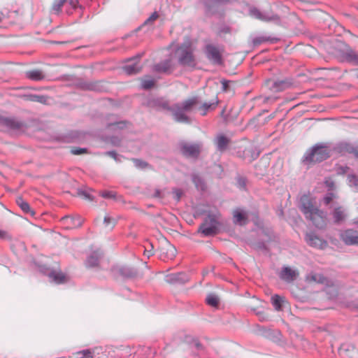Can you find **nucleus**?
Returning a JSON list of instances; mask_svg holds the SVG:
<instances>
[{
	"label": "nucleus",
	"mask_w": 358,
	"mask_h": 358,
	"mask_svg": "<svg viewBox=\"0 0 358 358\" xmlns=\"http://www.w3.org/2000/svg\"><path fill=\"white\" fill-rule=\"evenodd\" d=\"M299 208L306 218L310 220L316 228L323 229L326 226L327 213L317 208L313 199L303 195L300 199Z\"/></svg>",
	"instance_id": "1"
},
{
	"label": "nucleus",
	"mask_w": 358,
	"mask_h": 358,
	"mask_svg": "<svg viewBox=\"0 0 358 358\" xmlns=\"http://www.w3.org/2000/svg\"><path fill=\"white\" fill-rule=\"evenodd\" d=\"M194 48L189 38L185 40L176 49L178 62L182 66L194 68L196 65V58L194 55Z\"/></svg>",
	"instance_id": "2"
},
{
	"label": "nucleus",
	"mask_w": 358,
	"mask_h": 358,
	"mask_svg": "<svg viewBox=\"0 0 358 358\" xmlns=\"http://www.w3.org/2000/svg\"><path fill=\"white\" fill-rule=\"evenodd\" d=\"M330 156L329 150L327 146L316 145L306 152L303 157V162L309 164L312 162H321Z\"/></svg>",
	"instance_id": "3"
},
{
	"label": "nucleus",
	"mask_w": 358,
	"mask_h": 358,
	"mask_svg": "<svg viewBox=\"0 0 358 358\" xmlns=\"http://www.w3.org/2000/svg\"><path fill=\"white\" fill-rule=\"evenodd\" d=\"M219 217V213H209L200 225L199 232H201L204 236L215 235L218 231Z\"/></svg>",
	"instance_id": "4"
},
{
	"label": "nucleus",
	"mask_w": 358,
	"mask_h": 358,
	"mask_svg": "<svg viewBox=\"0 0 358 358\" xmlns=\"http://www.w3.org/2000/svg\"><path fill=\"white\" fill-rule=\"evenodd\" d=\"M206 58L213 64L222 65L223 63L222 50L213 44H207L204 48Z\"/></svg>",
	"instance_id": "5"
},
{
	"label": "nucleus",
	"mask_w": 358,
	"mask_h": 358,
	"mask_svg": "<svg viewBox=\"0 0 358 358\" xmlns=\"http://www.w3.org/2000/svg\"><path fill=\"white\" fill-rule=\"evenodd\" d=\"M162 107L164 108L169 109L172 111L174 120L178 122L182 123H189L190 120L188 116L185 114V111L180 108L179 103H176L173 105L171 108L169 107V103L166 101H164L162 103Z\"/></svg>",
	"instance_id": "6"
},
{
	"label": "nucleus",
	"mask_w": 358,
	"mask_h": 358,
	"mask_svg": "<svg viewBox=\"0 0 358 358\" xmlns=\"http://www.w3.org/2000/svg\"><path fill=\"white\" fill-rule=\"evenodd\" d=\"M141 55L129 58L127 63L123 66L122 69L127 75H134L139 73L143 66L140 64L139 60Z\"/></svg>",
	"instance_id": "7"
},
{
	"label": "nucleus",
	"mask_w": 358,
	"mask_h": 358,
	"mask_svg": "<svg viewBox=\"0 0 358 358\" xmlns=\"http://www.w3.org/2000/svg\"><path fill=\"white\" fill-rule=\"evenodd\" d=\"M76 0H55L52 6V10L55 14H59L62 8H65L68 13L76 8Z\"/></svg>",
	"instance_id": "8"
},
{
	"label": "nucleus",
	"mask_w": 358,
	"mask_h": 358,
	"mask_svg": "<svg viewBox=\"0 0 358 358\" xmlns=\"http://www.w3.org/2000/svg\"><path fill=\"white\" fill-rule=\"evenodd\" d=\"M176 64L172 59L169 58L161 61L153 66V71L157 73L170 75L174 71Z\"/></svg>",
	"instance_id": "9"
},
{
	"label": "nucleus",
	"mask_w": 358,
	"mask_h": 358,
	"mask_svg": "<svg viewBox=\"0 0 358 358\" xmlns=\"http://www.w3.org/2000/svg\"><path fill=\"white\" fill-rule=\"evenodd\" d=\"M305 240L308 245L317 249H324L327 246V241L317 236L313 232L306 234Z\"/></svg>",
	"instance_id": "10"
},
{
	"label": "nucleus",
	"mask_w": 358,
	"mask_h": 358,
	"mask_svg": "<svg viewBox=\"0 0 358 358\" xmlns=\"http://www.w3.org/2000/svg\"><path fill=\"white\" fill-rule=\"evenodd\" d=\"M180 152L183 155L190 157H197L200 152L199 144L182 142L180 144Z\"/></svg>",
	"instance_id": "11"
},
{
	"label": "nucleus",
	"mask_w": 358,
	"mask_h": 358,
	"mask_svg": "<svg viewBox=\"0 0 358 358\" xmlns=\"http://www.w3.org/2000/svg\"><path fill=\"white\" fill-rule=\"evenodd\" d=\"M340 238L348 245H358V231L346 229L341 232Z\"/></svg>",
	"instance_id": "12"
},
{
	"label": "nucleus",
	"mask_w": 358,
	"mask_h": 358,
	"mask_svg": "<svg viewBox=\"0 0 358 358\" xmlns=\"http://www.w3.org/2000/svg\"><path fill=\"white\" fill-rule=\"evenodd\" d=\"M249 13L252 17L262 21H279L278 15L266 12H261L256 8H250Z\"/></svg>",
	"instance_id": "13"
},
{
	"label": "nucleus",
	"mask_w": 358,
	"mask_h": 358,
	"mask_svg": "<svg viewBox=\"0 0 358 358\" xmlns=\"http://www.w3.org/2000/svg\"><path fill=\"white\" fill-rule=\"evenodd\" d=\"M0 121L8 129L14 131H24L26 127L24 122L14 118H2Z\"/></svg>",
	"instance_id": "14"
},
{
	"label": "nucleus",
	"mask_w": 358,
	"mask_h": 358,
	"mask_svg": "<svg viewBox=\"0 0 358 358\" xmlns=\"http://www.w3.org/2000/svg\"><path fill=\"white\" fill-rule=\"evenodd\" d=\"M61 221L68 229H74L80 227L83 224V220L79 216L66 215L62 218Z\"/></svg>",
	"instance_id": "15"
},
{
	"label": "nucleus",
	"mask_w": 358,
	"mask_h": 358,
	"mask_svg": "<svg viewBox=\"0 0 358 358\" xmlns=\"http://www.w3.org/2000/svg\"><path fill=\"white\" fill-rule=\"evenodd\" d=\"M298 275L299 273L296 270L288 266H284L279 274L280 278L286 282H293Z\"/></svg>",
	"instance_id": "16"
},
{
	"label": "nucleus",
	"mask_w": 358,
	"mask_h": 358,
	"mask_svg": "<svg viewBox=\"0 0 358 358\" xmlns=\"http://www.w3.org/2000/svg\"><path fill=\"white\" fill-rule=\"evenodd\" d=\"M291 78H285L283 80H277L273 83L270 90L275 92H280L289 88L292 85Z\"/></svg>",
	"instance_id": "17"
},
{
	"label": "nucleus",
	"mask_w": 358,
	"mask_h": 358,
	"mask_svg": "<svg viewBox=\"0 0 358 358\" xmlns=\"http://www.w3.org/2000/svg\"><path fill=\"white\" fill-rule=\"evenodd\" d=\"M341 58L343 61L358 65V55L350 48L342 52Z\"/></svg>",
	"instance_id": "18"
},
{
	"label": "nucleus",
	"mask_w": 358,
	"mask_h": 358,
	"mask_svg": "<svg viewBox=\"0 0 358 358\" xmlns=\"http://www.w3.org/2000/svg\"><path fill=\"white\" fill-rule=\"evenodd\" d=\"M236 0H206L205 5L207 10L214 12L219 6H225L233 3Z\"/></svg>",
	"instance_id": "19"
},
{
	"label": "nucleus",
	"mask_w": 358,
	"mask_h": 358,
	"mask_svg": "<svg viewBox=\"0 0 358 358\" xmlns=\"http://www.w3.org/2000/svg\"><path fill=\"white\" fill-rule=\"evenodd\" d=\"M165 280L168 283H185L187 277L184 273H171L166 275Z\"/></svg>",
	"instance_id": "20"
},
{
	"label": "nucleus",
	"mask_w": 358,
	"mask_h": 358,
	"mask_svg": "<svg viewBox=\"0 0 358 358\" xmlns=\"http://www.w3.org/2000/svg\"><path fill=\"white\" fill-rule=\"evenodd\" d=\"M80 87L83 90L95 92H101L103 90L101 81L85 82L80 84Z\"/></svg>",
	"instance_id": "21"
},
{
	"label": "nucleus",
	"mask_w": 358,
	"mask_h": 358,
	"mask_svg": "<svg viewBox=\"0 0 358 358\" xmlns=\"http://www.w3.org/2000/svg\"><path fill=\"white\" fill-rule=\"evenodd\" d=\"M101 255L102 252L99 250L92 252L86 259V266L90 268L96 266L99 264V260Z\"/></svg>",
	"instance_id": "22"
},
{
	"label": "nucleus",
	"mask_w": 358,
	"mask_h": 358,
	"mask_svg": "<svg viewBox=\"0 0 358 358\" xmlns=\"http://www.w3.org/2000/svg\"><path fill=\"white\" fill-rule=\"evenodd\" d=\"M332 217L334 219V222L336 224H339L347 217V213L345 208L341 206H338L334 208L332 212Z\"/></svg>",
	"instance_id": "23"
},
{
	"label": "nucleus",
	"mask_w": 358,
	"mask_h": 358,
	"mask_svg": "<svg viewBox=\"0 0 358 358\" xmlns=\"http://www.w3.org/2000/svg\"><path fill=\"white\" fill-rule=\"evenodd\" d=\"M229 143V138L222 134H218L215 139V144L217 149L220 151H223L227 149Z\"/></svg>",
	"instance_id": "24"
},
{
	"label": "nucleus",
	"mask_w": 358,
	"mask_h": 358,
	"mask_svg": "<svg viewBox=\"0 0 358 358\" xmlns=\"http://www.w3.org/2000/svg\"><path fill=\"white\" fill-rule=\"evenodd\" d=\"M247 219V215L244 210L238 208L234 211V222L235 224H238L240 225L245 224Z\"/></svg>",
	"instance_id": "25"
},
{
	"label": "nucleus",
	"mask_w": 358,
	"mask_h": 358,
	"mask_svg": "<svg viewBox=\"0 0 358 358\" xmlns=\"http://www.w3.org/2000/svg\"><path fill=\"white\" fill-rule=\"evenodd\" d=\"M48 275L56 284L64 283L66 280V275L61 271H52Z\"/></svg>",
	"instance_id": "26"
},
{
	"label": "nucleus",
	"mask_w": 358,
	"mask_h": 358,
	"mask_svg": "<svg viewBox=\"0 0 358 358\" xmlns=\"http://www.w3.org/2000/svg\"><path fill=\"white\" fill-rule=\"evenodd\" d=\"M198 97L193 96L190 99L183 101L181 103L179 104L182 110H184L185 112H189L196 103H198Z\"/></svg>",
	"instance_id": "27"
},
{
	"label": "nucleus",
	"mask_w": 358,
	"mask_h": 358,
	"mask_svg": "<svg viewBox=\"0 0 358 358\" xmlns=\"http://www.w3.org/2000/svg\"><path fill=\"white\" fill-rule=\"evenodd\" d=\"M307 279L310 281L315 282L322 285H329V280L321 273H310Z\"/></svg>",
	"instance_id": "28"
},
{
	"label": "nucleus",
	"mask_w": 358,
	"mask_h": 358,
	"mask_svg": "<svg viewBox=\"0 0 358 358\" xmlns=\"http://www.w3.org/2000/svg\"><path fill=\"white\" fill-rule=\"evenodd\" d=\"M278 41L276 37L260 36L253 38L252 43L254 45H259L263 43L270 42L271 43H275Z\"/></svg>",
	"instance_id": "29"
},
{
	"label": "nucleus",
	"mask_w": 358,
	"mask_h": 358,
	"mask_svg": "<svg viewBox=\"0 0 358 358\" xmlns=\"http://www.w3.org/2000/svg\"><path fill=\"white\" fill-rule=\"evenodd\" d=\"M24 100L30 101L33 102H38L41 103L45 104L48 101V96L44 95H38V94H26L23 96Z\"/></svg>",
	"instance_id": "30"
},
{
	"label": "nucleus",
	"mask_w": 358,
	"mask_h": 358,
	"mask_svg": "<svg viewBox=\"0 0 358 358\" xmlns=\"http://www.w3.org/2000/svg\"><path fill=\"white\" fill-rule=\"evenodd\" d=\"M16 203L21 210L25 213L34 214V212L31 209L29 204L23 199L22 197H17L16 199Z\"/></svg>",
	"instance_id": "31"
},
{
	"label": "nucleus",
	"mask_w": 358,
	"mask_h": 358,
	"mask_svg": "<svg viewBox=\"0 0 358 358\" xmlns=\"http://www.w3.org/2000/svg\"><path fill=\"white\" fill-rule=\"evenodd\" d=\"M192 180L196 188L199 191H204L206 189V184L203 179L197 174L192 176Z\"/></svg>",
	"instance_id": "32"
},
{
	"label": "nucleus",
	"mask_w": 358,
	"mask_h": 358,
	"mask_svg": "<svg viewBox=\"0 0 358 358\" xmlns=\"http://www.w3.org/2000/svg\"><path fill=\"white\" fill-rule=\"evenodd\" d=\"M26 76L29 79L34 81L41 80L44 78V75L43 74V72L40 70L29 71L26 73Z\"/></svg>",
	"instance_id": "33"
},
{
	"label": "nucleus",
	"mask_w": 358,
	"mask_h": 358,
	"mask_svg": "<svg viewBox=\"0 0 358 358\" xmlns=\"http://www.w3.org/2000/svg\"><path fill=\"white\" fill-rule=\"evenodd\" d=\"M284 301V298L278 294H275L271 297V303L277 311L282 310V304Z\"/></svg>",
	"instance_id": "34"
},
{
	"label": "nucleus",
	"mask_w": 358,
	"mask_h": 358,
	"mask_svg": "<svg viewBox=\"0 0 358 358\" xmlns=\"http://www.w3.org/2000/svg\"><path fill=\"white\" fill-rule=\"evenodd\" d=\"M206 301L208 305L216 308L219 303V298L215 294H209L206 299Z\"/></svg>",
	"instance_id": "35"
},
{
	"label": "nucleus",
	"mask_w": 358,
	"mask_h": 358,
	"mask_svg": "<svg viewBox=\"0 0 358 358\" xmlns=\"http://www.w3.org/2000/svg\"><path fill=\"white\" fill-rule=\"evenodd\" d=\"M126 127V122L120 121L115 122H110L107 124V128L110 130L117 131L119 129H122Z\"/></svg>",
	"instance_id": "36"
},
{
	"label": "nucleus",
	"mask_w": 358,
	"mask_h": 358,
	"mask_svg": "<svg viewBox=\"0 0 358 358\" xmlns=\"http://www.w3.org/2000/svg\"><path fill=\"white\" fill-rule=\"evenodd\" d=\"M217 103H218L217 99H216L215 101H213V102L204 103L201 106V108L203 109V113H201V115H205L209 109L215 108L217 106Z\"/></svg>",
	"instance_id": "37"
},
{
	"label": "nucleus",
	"mask_w": 358,
	"mask_h": 358,
	"mask_svg": "<svg viewBox=\"0 0 358 358\" xmlns=\"http://www.w3.org/2000/svg\"><path fill=\"white\" fill-rule=\"evenodd\" d=\"M120 273L124 277L131 278V277H133L136 274V271L131 268L122 267L120 269Z\"/></svg>",
	"instance_id": "38"
},
{
	"label": "nucleus",
	"mask_w": 358,
	"mask_h": 358,
	"mask_svg": "<svg viewBox=\"0 0 358 358\" xmlns=\"http://www.w3.org/2000/svg\"><path fill=\"white\" fill-rule=\"evenodd\" d=\"M348 185L358 192V178L354 174H350L348 176Z\"/></svg>",
	"instance_id": "39"
},
{
	"label": "nucleus",
	"mask_w": 358,
	"mask_h": 358,
	"mask_svg": "<svg viewBox=\"0 0 358 358\" xmlns=\"http://www.w3.org/2000/svg\"><path fill=\"white\" fill-rule=\"evenodd\" d=\"M117 221L109 216L108 215H106L103 219V224L106 227H109L110 229H113L115 224Z\"/></svg>",
	"instance_id": "40"
},
{
	"label": "nucleus",
	"mask_w": 358,
	"mask_h": 358,
	"mask_svg": "<svg viewBox=\"0 0 358 358\" xmlns=\"http://www.w3.org/2000/svg\"><path fill=\"white\" fill-rule=\"evenodd\" d=\"M132 161L134 162V166L139 169H145L149 166L147 162L141 159H132Z\"/></svg>",
	"instance_id": "41"
},
{
	"label": "nucleus",
	"mask_w": 358,
	"mask_h": 358,
	"mask_svg": "<svg viewBox=\"0 0 358 358\" xmlns=\"http://www.w3.org/2000/svg\"><path fill=\"white\" fill-rule=\"evenodd\" d=\"M103 155L112 157L116 162L119 163L122 162L121 158L122 156L117 155V152L114 150L107 151L104 152Z\"/></svg>",
	"instance_id": "42"
},
{
	"label": "nucleus",
	"mask_w": 358,
	"mask_h": 358,
	"mask_svg": "<svg viewBox=\"0 0 358 358\" xmlns=\"http://www.w3.org/2000/svg\"><path fill=\"white\" fill-rule=\"evenodd\" d=\"M78 194L80 196H82L86 200L88 201H93V196L90 194V193L87 190L85 189H79L78 192Z\"/></svg>",
	"instance_id": "43"
},
{
	"label": "nucleus",
	"mask_w": 358,
	"mask_h": 358,
	"mask_svg": "<svg viewBox=\"0 0 358 358\" xmlns=\"http://www.w3.org/2000/svg\"><path fill=\"white\" fill-rule=\"evenodd\" d=\"M349 167L346 165H336L335 171L338 175H343L348 172Z\"/></svg>",
	"instance_id": "44"
},
{
	"label": "nucleus",
	"mask_w": 358,
	"mask_h": 358,
	"mask_svg": "<svg viewBox=\"0 0 358 358\" xmlns=\"http://www.w3.org/2000/svg\"><path fill=\"white\" fill-rule=\"evenodd\" d=\"M155 81L152 79L143 80L141 83V87L144 90H149L154 86Z\"/></svg>",
	"instance_id": "45"
},
{
	"label": "nucleus",
	"mask_w": 358,
	"mask_h": 358,
	"mask_svg": "<svg viewBox=\"0 0 358 358\" xmlns=\"http://www.w3.org/2000/svg\"><path fill=\"white\" fill-rule=\"evenodd\" d=\"M100 195L105 199H115L116 194L113 191H103L100 192Z\"/></svg>",
	"instance_id": "46"
},
{
	"label": "nucleus",
	"mask_w": 358,
	"mask_h": 358,
	"mask_svg": "<svg viewBox=\"0 0 358 358\" xmlns=\"http://www.w3.org/2000/svg\"><path fill=\"white\" fill-rule=\"evenodd\" d=\"M335 198V194L333 192H328L323 198L324 203L326 205L330 203V202Z\"/></svg>",
	"instance_id": "47"
},
{
	"label": "nucleus",
	"mask_w": 358,
	"mask_h": 358,
	"mask_svg": "<svg viewBox=\"0 0 358 358\" xmlns=\"http://www.w3.org/2000/svg\"><path fill=\"white\" fill-rule=\"evenodd\" d=\"M78 358H93L92 353L89 350L79 352Z\"/></svg>",
	"instance_id": "48"
},
{
	"label": "nucleus",
	"mask_w": 358,
	"mask_h": 358,
	"mask_svg": "<svg viewBox=\"0 0 358 358\" xmlns=\"http://www.w3.org/2000/svg\"><path fill=\"white\" fill-rule=\"evenodd\" d=\"M237 185L240 189H245L246 187L245 178L243 177H238L237 179Z\"/></svg>",
	"instance_id": "49"
},
{
	"label": "nucleus",
	"mask_w": 358,
	"mask_h": 358,
	"mask_svg": "<svg viewBox=\"0 0 358 358\" xmlns=\"http://www.w3.org/2000/svg\"><path fill=\"white\" fill-rule=\"evenodd\" d=\"M173 194L174 195V198L175 199L178 201L181 196H182V191L180 189H178V188H175L173 189Z\"/></svg>",
	"instance_id": "50"
},
{
	"label": "nucleus",
	"mask_w": 358,
	"mask_h": 358,
	"mask_svg": "<svg viewBox=\"0 0 358 358\" xmlns=\"http://www.w3.org/2000/svg\"><path fill=\"white\" fill-rule=\"evenodd\" d=\"M11 236L5 230L0 229V240H10Z\"/></svg>",
	"instance_id": "51"
},
{
	"label": "nucleus",
	"mask_w": 358,
	"mask_h": 358,
	"mask_svg": "<svg viewBox=\"0 0 358 358\" xmlns=\"http://www.w3.org/2000/svg\"><path fill=\"white\" fill-rule=\"evenodd\" d=\"M158 14L157 12H154L151 14V15L145 21V24H148L154 22L158 17Z\"/></svg>",
	"instance_id": "52"
},
{
	"label": "nucleus",
	"mask_w": 358,
	"mask_h": 358,
	"mask_svg": "<svg viewBox=\"0 0 358 358\" xmlns=\"http://www.w3.org/2000/svg\"><path fill=\"white\" fill-rule=\"evenodd\" d=\"M87 152L86 148H74L71 150V153L73 155H81Z\"/></svg>",
	"instance_id": "53"
},
{
	"label": "nucleus",
	"mask_w": 358,
	"mask_h": 358,
	"mask_svg": "<svg viewBox=\"0 0 358 358\" xmlns=\"http://www.w3.org/2000/svg\"><path fill=\"white\" fill-rule=\"evenodd\" d=\"M256 315H258L259 320L261 322H264V321L268 320V317L263 312H261V311L256 312Z\"/></svg>",
	"instance_id": "54"
},
{
	"label": "nucleus",
	"mask_w": 358,
	"mask_h": 358,
	"mask_svg": "<svg viewBox=\"0 0 358 358\" xmlns=\"http://www.w3.org/2000/svg\"><path fill=\"white\" fill-rule=\"evenodd\" d=\"M221 84H222V90L224 92H227L228 90V88H229V81L226 80H222L221 81Z\"/></svg>",
	"instance_id": "55"
},
{
	"label": "nucleus",
	"mask_w": 358,
	"mask_h": 358,
	"mask_svg": "<svg viewBox=\"0 0 358 358\" xmlns=\"http://www.w3.org/2000/svg\"><path fill=\"white\" fill-rule=\"evenodd\" d=\"M120 139L116 136H113L110 138V143L115 146L120 145Z\"/></svg>",
	"instance_id": "56"
},
{
	"label": "nucleus",
	"mask_w": 358,
	"mask_h": 358,
	"mask_svg": "<svg viewBox=\"0 0 358 358\" xmlns=\"http://www.w3.org/2000/svg\"><path fill=\"white\" fill-rule=\"evenodd\" d=\"M325 184H326L327 187H328L329 189H332L334 186V182L331 180H327L325 181Z\"/></svg>",
	"instance_id": "57"
},
{
	"label": "nucleus",
	"mask_w": 358,
	"mask_h": 358,
	"mask_svg": "<svg viewBox=\"0 0 358 358\" xmlns=\"http://www.w3.org/2000/svg\"><path fill=\"white\" fill-rule=\"evenodd\" d=\"M144 255H146L148 257H150L153 255L152 250H148L145 248L144 250Z\"/></svg>",
	"instance_id": "58"
},
{
	"label": "nucleus",
	"mask_w": 358,
	"mask_h": 358,
	"mask_svg": "<svg viewBox=\"0 0 358 358\" xmlns=\"http://www.w3.org/2000/svg\"><path fill=\"white\" fill-rule=\"evenodd\" d=\"M220 32L225 33V34L229 33L230 28L229 27H224L221 28Z\"/></svg>",
	"instance_id": "59"
},
{
	"label": "nucleus",
	"mask_w": 358,
	"mask_h": 358,
	"mask_svg": "<svg viewBox=\"0 0 358 358\" xmlns=\"http://www.w3.org/2000/svg\"><path fill=\"white\" fill-rule=\"evenodd\" d=\"M352 152L355 155V156L358 158V148L352 149Z\"/></svg>",
	"instance_id": "60"
},
{
	"label": "nucleus",
	"mask_w": 358,
	"mask_h": 358,
	"mask_svg": "<svg viewBox=\"0 0 358 358\" xmlns=\"http://www.w3.org/2000/svg\"><path fill=\"white\" fill-rule=\"evenodd\" d=\"M156 194L158 195L159 194V192L157 191Z\"/></svg>",
	"instance_id": "61"
},
{
	"label": "nucleus",
	"mask_w": 358,
	"mask_h": 358,
	"mask_svg": "<svg viewBox=\"0 0 358 358\" xmlns=\"http://www.w3.org/2000/svg\"><path fill=\"white\" fill-rule=\"evenodd\" d=\"M355 223L358 224V221L355 222Z\"/></svg>",
	"instance_id": "62"
},
{
	"label": "nucleus",
	"mask_w": 358,
	"mask_h": 358,
	"mask_svg": "<svg viewBox=\"0 0 358 358\" xmlns=\"http://www.w3.org/2000/svg\"><path fill=\"white\" fill-rule=\"evenodd\" d=\"M357 78H358V76H357Z\"/></svg>",
	"instance_id": "63"
}]
</instances>
